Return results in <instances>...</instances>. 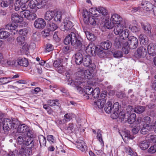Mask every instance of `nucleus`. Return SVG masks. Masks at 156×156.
I'll return each mask as SVG.
<instances>
[{
    "label": "nucleus",
    "mask_w": 156,
    "mask_h": 156,
    "mask_svg": "<svg viewBox=\"0 0 156 156\" xmlns=\"http://www.w3.org/2000/svg\"><path fill=\"white\" fill-rule=\"evenodd\" d=\"M83 41L82 39L79 37L77 32L73 30L66 37L64 42L66 45L71 43L72 45H76L77 48H80L82 46Z\"/></svg>",
    "instance_id": "nucleus-1"
},
{
    "label": "nucleus",
    "mask_w": 156,
    "mask_h": 156,
    "mask_svg": "<svg viewBox=\"0 0 156 156\" xmlns=\"http://www.w3.org/2000/svg\"><path fill=\"white\" fill-rule=\"evenodd\" d=\"M34 142L32 138H29L26 142L25 145L23 144L20 149L19 153L21 156H29L32 154L31 148L34 146Z\"/></svg>",
    "instance_id": "nucleus-2"
},
{
    "label": "nucleus",
    "mask_w": 156,
    "mask_h": 156,
    "mask_svg": "<svg viewBox=\"0 0 156 156\" xmlns=\"http://www.w3.org/2000/svg\"><path fill=\"white\" fill-rule=\"evenodd\" d=\"M119 104L118 102L115 103L112 106L111 102L108 101L105 105L104 110L107 113L109 114L111 112L113 109L112 116L113 119H116L119 116Z\"/></svg>",
    "instance_id": "nucleus-3"
},
{
    "label": "nucleus",
    "mask_w": 156,
    "mask_h": 156,
    "mask_svg": "<svg viewBox=\"0 0 156 156\" xmlns=\"http://www.w3.org/2000/svg\"><path fill=\"white\" fill-rule=\"evenodd\" d=\"M19 123V121L15 119L11 120L9 119H4L2 122L3 129L5 131H9L12 129H16Z\"/></svg>",
    "instance_id": "nucleus-4"
},
{
    "label": "nucleus",
    "mask_w": 156,
    "mask_h": 156,
    "mask_svg": "<svg viewBox=\"0 0 156 156\" xmlns=\"http://www.w3.org/2000/svg\"><path fill=\"white\" fill-rule=\"evenodd\" d=\"M118 117L121 122H127L129 124H131L135 121L136 115L135 113H133L129 117L126 115L124 111H122L119 113Z\"/></svg>",
    "instance_id": "nucleus-5"
},
{
    "label": "nucleus",
    "mask_w": 156,
    "mask_h": 156,
    "mask_svg": "<svg viewBox=\"0 0 156 156\" xmlns=\"http://www.w3.org/2000/svg\"><path fill=\"white\" fill-rule=\"evenodd\" d=\"M138 42L137 39L133 36H129L128 38V41L127 42H125L124 44L125 47L123 48L124 51L126 48H129L131 49L136 48L138 46Z\"/></svg>",
    "instance_id": "nucleus-6"
},
{
    "label": "nucleus",
    "mask_w": 156,
    "mask_h": 156,
    "mask_svg": "<svg viewBox=\"0 0 156 156\" xmlns=\"http://www.w3.org/2000/svg\"><path fill=\"white\" fill-rule=\"evenodd\" d=\"M85 80L83 77H78L74 82L75 89L80 92L83 90V87L85 85Z\"/></svg>",
    "instance_id": "nucleus-7"
},
{
    "label": "nucleus",
    "mask_w": 156,
    "mask_h": 156,
    "mask_svg": "<svg viewBox=\"0 0 156 156\" xmlns=\"http://www.w3.org/2000/svg\"><path fill=\"white\" fill-rule=\"evenodd\" d=\"M20 15L23 20V18H25L30 20H33L37 17L36 14L35 13L30 14V11L26 9L21 11L20 12Z\"/></svg>",
    "instance_id": "nucleus-8"
},
{
    "label": "nucleus",
    "mask_w": 156,
    "mask_h": 156,
    "mask_svg": "<svg viewBox=\"0 0 156 156\" xmlns=\"http://www.w3.org/2000/svg\"><path fill=\"white\" fill-rule=\"evenodd\" d=\"M110 19L111 21L115 25L120 24L122 25V23H125L122 17L117 14L114 13L112 14Z\"/></svg>",
    "instance_id": "nucleus-9"
},
{
    "label": "nucleus",
    "mask_w": 156,
    "mask_h": 156,
    "mask_svg": "<svg viewBox=\"0 0 156 156\" xmlns=\"http://www.w3.org/2000/svg\"><path fill=\"white\" fill-rule=\"evenodd\" d=\"M141 27L144 30V33L147 36H151V25L148 23L143 22L140 23Z\"/></svg>",
    "instance_id": "nucleus-10"
},
{
    "label": "nucleus",
    "mask_w": 156,
    "mask_h": 156,
    "mask_svg": "<svg viewBox=\"0 0 156 156\" xmlns=\"http://www.w3.org/2000/svg\"><path fill=\"white\" fill-rule=\"evenodd\" d=\"M34 27L38 29L44 28L46 25V22L44 20L41 18L36 20L34 22Z\"/></svg>",
    "instance_id": "nucleus-11"
},
{
    "label": "nucleus",
    "mask_w": 156,
    "mask_h": 156,
    "mask_svg": "<svg viewBox=\"0 0 156 156\" xmlns=\"http://www.w3.org/2000/svg\"><path fill=\"white\" fill-rule=\"evenodd\" d=\"M18 26L17 24L14 23L9 24L5 26V28L6 29L10 30L12 32L11 33L12 35H15L17 34L18 31Z\"/></svg>",
    "instance_id": "nucleus-12"
},
{
    "label": "nucleus",
    "mask_w": 156,
    "mask_h": 156,
    "mask_svg": "<svg viewBox=\"0 0 156 156\" xmlns=\"http://www.w3.org/2000/svg\"><path fill=\"white\" fill-rule=\"evenodd\" d=\"M147 52L150 55L154 56L156 55V44L151 43L147 46Z\"/></svg>",
    "instance_id": "nucleus-13"
},
{
    "label": "nucleus",
    "mask_w": 156,
    "mask_h": 156,
    "mask_svg": "<svg viewBox=\"0 0 156 156\" xmlns=\"http://www.w3.org/2000/svg\"><path fill=\"white\" fill-rule=\"evenodd\" d=\"M147 52V49L145 48L140 47L137 49L135 56L138 58H143L145 56Z\"/></svg>",
    "instance_id": "nucleus-14"
},
{
    "label": "nucleus",
    "mask_w": 156,
    "mask_h": 156,
    "mask_svg": "<svg viewBox=\"0 0 156 156\" xmlns=\"http://www.w3.org/2000/svg\"><path fill=\"white\" fill-rule=\"evenodd\" d=\"M73 26V23L69 20H65L62 26V30L65 31H67L70 30Z\"/></svg>",
    "instance_id": "nucleus-15"
},
{
    "label": "nucleus",
    "mask_w": 156,
    "mask_h": 156,
    "mask_svg": "<svg viewBox=\"0 0 156 156\" xmlns=\"http://www.w3.org/2000/svg\"><path fill=\"white\" fill-rule=\"evenodd\" d=\"M125 23H122V24H119L115 25L114 30V34L116 35H119L121 34V32L124 29Z\"/></svg>",
    "instance_id": "nucleus-16"
},
{
    "label": "nucleus",
    "mask_w": 156,
    "mask_h": 156,
    "mask_svg": "<svg viewBox=\"0 0 156 156\" xmlns=\"http://www.w3.org/2000/svg\"><path fill=\"white\" fill-rule=\"evenodd\" d=\"M16 67L19 65L27 67L28 64V60L25 58H19L17 60H16Z\"/></svg>",
    "instance_id": "nucleus-17"
},
{
    "label": "nucleus",
    "mask_w": 156,
    "mask_h": 156,
    "mask_svg": "<svg viewBox=\"0 0 156 156\" xmlns=\"http://www.w3.org/2000/svg\"><path fill=\"white\" fill-rule=\"evenodd\" d=\"M2 64L3 66L16 67V60L10 61L5 59L2 62Z\"/></svg>",
    "instance_id": "nucleus-18"
},
{
    "label": "nucleus",
    "mask_w": 156,
    "mask_h": 156,
    "mask_svg": "<svg viewBox=\"0 0 156 156\" xmlns=\"http://www.w3.org/2000/svg\"><path fill=\"white\" fill-rule=\"evenodd\" d=\"M29 127L27 125L24 124L20 125H18V126L16 130L19 133H25L29 130Z\"/></svg>",
    "instance_id": "nucleus-19"
},
{
    "label": "nucleus",
    "mask_w": 156,
    "mask_h": 156,
    "mask_svg": "<svg viewBox=\"0 0 156 156\" xmlns=\"http://www.w3.org/2000/svg\"><path fill=\"white\" fill-rule=\"evenodd\" d=\"M125 41H122V40L120 39L119 37H116L114 41V45L117 48L121 47L122 45L124 47V44Z\"/></svg>",
    "instance_id": "nucleus-20"
},
{
    "label": "nucleus",
    "mask_w": 156,
    "mask_h": 156,
    "mask_svg": "<svg viewBox=\"0 0 156 156\" xmlns=\"http://www.w3.org/2000/svg\"><path fill=\"white\" fill-rule=\"evenodd\" d=\"M77 147L82 152H85L87 149V146L82 140H80L76 142Z\"/></svg>",
    "instance_id": "nucleus-21"
},
{
    "label": "nucleus",
    "mask_w": 156,
    "mask_h": 156,
    "mask_svg": "<svg viewBox=\"0 0 156 156\" xmlns=\"http://www.w3.org/2000/svg\"><path fill=\"white\" fill-rule=\"evenodd\" d=\"M95 49V46L93 44H90L86 49V52L89 55H93L94 53V50Z\"/></svg>",
    "instance_id": "nucleus-22"
},
{
    "label": "nucleus",
    "mask_w": 156,
    "mask_h": 156,
    "mask_svg": "<svg viewBox=\"0 0 156 156\" xmlns=\"http://www.w3.org/2000/svg\"><path fill=\"white\" fill-rule=\"evenodd\" d=\"M141 4L142 7L141 8H143L144 10L147 11H150L153 8L152 4L149 2H146Z\"/></svg>",
    "instance_id": "nucleus-23"
},
{
    "label": "nucleus",
    "mask_w": 156,
    "mask_h": 156,
    "mask_svg": "<svg viewBox=\"0 0 156 156\" xmlns=\"http://www.w3.org/2000/svg\"><path fill=\"white\" fill-rule=\"evenodd\" d=\"M92 62L91 57L90 56L85 55L83 57L82 63L85 66L88 67Z\"/></svg>",
    "instance_id": "nucleus-24"
},
{
    "label": "nucleus",
    "mask_w": 156,
    "mask_h": 156,
    "mask_svg": "<svg viewBox=\"0 0 156 156\" xmlns=\"http://www.w3.org/2000/svg\"><path fill=\"white\" fill-rule=\"evenodd\" d=\"M105 102V99H99L97 101H94V105L95 106H97L100 109H101L103 108Z\"/></svg>",
    "instance_id": "nucleus-25"
},
{
    "label": "nucleus",
    "mask_w": 156,
    "mask_h": 156,
    "mask_svg": "<svg viewBox=\"0 0 156 156\" xmlns=\"http://www.w3.org/2000/svg\"><path fill=\"white\" fill-rule=\"evenodd\" d=\"M109 17H108L105 18V24L104 25V27L105 28H107L108 29H111L113 28L115 26L114 24L113 23H111V21L109 20Z\"/></svg>",
    "instance_id": "nucleus-26"
},
{
    "label": "nucleus",
    "mask_w": 156,
    "mask_h": 156,
    "mask_svg": "<svg viewBox=\"0 0 156 156\" xmlns=\"http://www.w3.org/2000/svg\"><path fill=\"white\" fill-rule=\"evenodd\" d=\"M75 62L77 65H80L82 63L83 57L82 54L80 53H77L75 55Z\"/></svg>",
    "instance_id": "nucleus-27"
},
{
    "label": "nucleus",
    "mask_w": 156,
    "mask_h": 156,
    "mask_svg": "<svg viewBox=\"0 0 156 156\" xmlns=\"http://www.w3.org/2000/svg\"><path fill=\"white\" fill-rule=\"evenodd\" d=\"M98 13H99L100 16L101 14L106 16V18L109 17L107 10L103 7H100L98 8Z\"/></svg>",
    "instance_id": "nucleus-28"
},
{
    "label": "nucleus",
    "mask_w": 156,
    "mask_h": 156,
    "mask_svg": "<svg viewBox=\"0 0 156 156\" xmlns=\"http://www.w3.org/2000/svg\"><path fill=\"white\" fill-rule=\"evenodd\" d=\"M149 146V142L148 140H145L140 143L139 146L142 150H144L147 149Z\"/></svg>",
    "instance_id": "nucleus-29"
},
{
    "label": "nucleus",
    "mask_w": 156,
    "mask_h": 156,
    "mask_svg": "<svg viewBox=\"0 0 156 156\" xmlns=\"http://www.w3.org/2000/svg\"><path fill=\"white\" fill-rule=\"evenodd\" d=\"M101 46L103 49L107 50L111 47L112 43L110 41L107 40L101 43Z\"/></svg>",
    "instance_id": "nucleus-30"
},
{
    "label": "nucleus",
    "mask_w": 156,
    "mask_h": 156,
    "mask_svg": "<svg viewBox=\"0 0 156 156\" xmlns=\"http://www.w3.org/2000/svg\"><path fill=\"white\" fill-rule=\"evenodd\" d=\"M129 34V31L128 29H123L122 31L121 32V34L119 35V37L125 41V39L128 37Z\"/></svg>",
    "instance_id": "nucleus-31"
},
{
    "label": "nucleus",
    "mask_w": 156,
    "mask_h": 156,
    "mask_svg": "<svg viewBox=\"0 0 156 156\" xmlns=\"http://www.w3.org/2000/svg\"><path fill=\"white\" fill-rule=\"evenodd\" d=\"M103 49L101 47H96L95 46V49L94 50V53H95L99 57H102L104 56L105 55Z\"/></svg>",
    "instance_id": "nucleus-32"
},
{
    "label": "nucleus",
    "mask_w": 156,
    "mask_h": 156,
    "mask_svg": "<svg viewBox=\"0 0 156 156\" xmlns=\"http://www.w3.org/2000/svg\"><path fill=\"white\" fill-rule=\"evenodd\" d=\"M55 12L53 11H47L44 16V18L46 20H50L54 17Z\"/></svg>",
    "instance_id": "nucleus-33"
},
{
    "label": "nucleus",
    "mask_w": 156,
    "mask_h": 156,
    "mask_svg": "<svg viewBox=\"0 0 156 156\" xmlns=\"http://www.w3.org/2000/svg\"><path fill=\"white\" fill-rule=\"evenodd\" d=\"M11 19L12 21L16 23H19L23 20L22 18L17 13H13L12 15Z\"/></svg>",
    "instance_id": "nucleus-34"
},
{
    "label": "nucleus",
    "mask_w": 156,
    "mask_h": 156,
    "mask_svg": "<svg viewBox=\"0 0 156 156\" xmlns=\"http://www.w3.org/2000/svg\"><path fill=\"white\" fill-rule=\"evenodd\" d=\"M145 109L146 108L145 107L138 105L135 107L134 111L136 113L141 114L143 112Z\"/></svg>",
    "instance_id": "nucleus-35"
},
{
    "label": "nucleus",
    "mask_w": 156,
    "mask_h": 156,
    "mask_svg": "<svg viewBox=\"0 0 156 156\" xmlns=\"http://www.w3.org/2000/svg\"><path fill=\"white\" fill-rule=\"evenodd\" d=\"M47 0H41L37 1V8L38 9L44 8L47 4Z\"/></svg>",
    "instance_id": "nucleus-36"
},
{
    "label": "nucleus",
    "mask_w": 156,
    "mask_h": 156,
    "mask_svg": "<svg viewBox=\"0 0 156 156\" xmlns=\"http://www.w3.org/2000/svg\"><path fill=\"white\" fill-rule=\"evenodd\" d=\"M13 1V0H2L0 2V5L2 7H6L12 4Z\"/></svg>",
    "instance_id": "nucleus-37"
},
{
    "label": "nucleus",
    "mask_w": 156,
    "mask_h": 156,
    "mask_svg": "<svg viewBox=\"0 0 156 156\" xmlns=\"http://www.w3.org/2000/svg\"><path fill=\"white\" fill-rule=\"evenodd\" d=\"M54 20H55L57 22H60L62 20V12L60 11H57L55 13Z\"/></svg>",
    "instance_id": "nucleus-38"
},
{
    "label": "nucleus",
    "mask_w": 156,
    "mask_h": 156,
    "mask_svg": "<svg viewBox=\"0 0 156 156\" xmlns=\"http://www.w3.org/2000/svg\"><path fill=\"white\" fill-rule=\"evenodd\" d=\"M98 8H92L89 9L90 13L91 14L92 17H98L100 16L99 13H98Z\"/></svg>",
    "instance_id": "nucleus-39"
},
{
    "label": "nucleus",
    "mask_w": 156,
    "mask_h": 156,
    "mask_svg": "<svg viewBox=\"0 0 156 156\" xmlns=\"http://www.w3.org/2000/svg\"><path fill=\"white\" fill-rule=\"evenodd\" d=\"M85 34L87 39L90 41H94L96 39V36L93 34L87 32Z\"/></svg>",
    "instance_id": "nucleus-40"
},
{
    "label": "nucleus",
    "mask_w": 156,
    "mask_h": 156,
    "mask_svg": "<svg viewBox=\"0 0 156 156\" xmlns=\"http://www.w3.org/2000/svg\"><path fill=\"white\" fill-rule=\"evenodd\" d=\"M100 93V91L99 88L98 87H97L93 90L91 95L94 98L97 99L98 98Z\"/></svg>",
    "instance_id": "nucleus-41"
},
{
    "label": "nucleus",
    "mask_w": 156,
    "mask_h": 156,
    "mask_svg": "<svg viewBox=\"0 0 156 156\" xmlns=\"http://www.w3.org/2000/svg\"><path fill=\"white\" fill-rule=\"evenodd\" d=\"M38 139L41 146H45L46 143L45 137L42 135H40L39 136Z\"/></svg>",
    "instance_id": "nucleus-42"
},
{
    "label": "nucleus",
    "mask_w": 156,
    "mask_h": 156,
    "mask_svg": "<svg viewBox=\"0 0 156 156\" xmlns=\"http://www.w3.org/2000/svg\"><path fill=\"white\" fill-rule=\"evenodd\" d=\"M37 4V0H31L29 3V6L31 9H35V11H36Z\"/></svg>",
    "instance_id": "nucleus-43"
},
{
    "label": "nucleus",
    "mask_w": 156,
    "mask_h": 156,
    "mask_svg": "<svg viewBox=\"0 0 156 156\" xmlns=\"http://www.w3.org/2000/svg\"><path fill=\"white\" fill-rule=\"evenodd\" d=\"M10 35V33L6 31H0V38L5 39Z\"/></svg>",
    "instance_id": "nucleus-44"
},
{
    "label": "nucleus",
    "mask_w": 156,
    "mask_h": 156,
    "mask_svg": "<svg viewBox=\"0 0 156 156\" xmlns=\"http://www.w3.org/2000/svg\"><path fill=\"white\" fill-rule=\"evenodd\" d=\"M58 100H49L48 101V104L50 106L52 107L55 105H58L59 103Z\"/></svg>",
    "instance_id": "nucleus-45"
},
{
    "label": "nucleus",
    "mask_w": 156,
    "mask_h": 156,
    "mask_svg": "<svg viewBox=\"0 0 156 156\" xmlns=\"http://www.w3.org/2000/svg\"><path fill=\"white\" fill-rule=\"evenodd\" d=\"M97 138L101 143V144L103 146L104 142L102 137L101 131L100 129H98L97 132Z\"/></svg>",
    "instance_id": "nucleus-46"
},
{
    "label": "nucleus",
    "mask_w": 156,
    "mask_h": 156,
    "mask_svg": "<svg viewBox=\"0 0 156 156\" xmlns=\"http://www.w3.org/2000/svg\"><path fill=\"white\" fill-rule=\"evenodd\" d=\"M125 149L129 154L132 156H136L137 155L136 152L133 151L130 147H125Z\"/></svg>",
    "instance_id": "nucleus-47"
},
{
    "label": "nucleus",
    "mask_w": 156,
    "mask_h": 156,
    "mask_svg": "<svg viewBox=\"0 0 156 156\" xmlns=\"http://www.w3.org/2000/svg\"><path fill=\"white\" fill-rule=\"evenodd\" d=\"M85 22L87 23L88 22L93 25H95L96 24V21L95 19L93 18L92 17H88L87 19L84 21Z\"/></svg>",
    "instance_id": "nucleus-48"
},
{
    "label": "nucleus",
    "mask_w": 156,
    "mask_h": 156,
    "mask_svg": "<svg viewBox=\"0 0 156 156\" xmlns=\"http://www.w3.org/2000/svg\"><path fill=\"white\" fill-rule=\"evenodd\" d=\"M10 77H2L0 78V85L5 84L10 82L11 81L8 80Z\"/></svg>",
    "instance_id": "nucleus-49"
},
{
    "label": "nucleus",
    "mask_w": 156,
    "mask_h": 156,
    "mask_svg": "<svg viewBox=\"0 0 156 156\" xmlns=\"http://www.w3.org/2000/svg\"><path fill=\"white\" fill-rule=\"evenodd\" d=\"M123 136L125 138H127V139H133L134 137L130 134V132L128 130H126L124 133Z\"/></svg>",
    "instance_id": "nucleus-50"
},
{
    "label": "nucleus",
    "mask_w": 156,
    "mask_h": 156,
    "mask_svg": "<svg viewBox=\"0 0 156 156\" xmlns=\"http://www.w3.org/2000/svg\"><path fill=\"white\" fill-rule=\"evenodd\" d=\"M148 140L156 143V135L149 134L147 136Z\"/></svg>",
    "instance_id": "nucleus-51"
},
{
    "label": "nucleus",
    "mask_w": 156,
    "mask_h": 156,
    "mask_svg": "<svg viewBox=\"0 0 156 156\" xmlns=\"http://www.w3.org/2000/svg\"><path fill=\"white\" fill-rule=\"evenodd\" d=\"M93 89L90 87L87 86L86 87L84 90L86 94L87 95H91L93 91Z\"/></svg>",
    "instance_id": "nucleus-52"
},
{
    "label": "nucleus",
    "mask_w": 156,
    "mask_h": 156,
    "mask_svg": "<svg viewBox=\"0 0 156 156\" xmlns=\"http://www.w3.org/2000/svg\"><path fill=\"white\" fill-rule=\"evenodd\" d=\"M113 56L116 58H121L122 57L123 54L121 51H116L112 53Z\"/></svg>",
    "instance_id": "nucleus-53"
},
{
    "label": "nucleus",
    "mask_w": 156,
    "mask_h": 156,
    "mask_svg": "<svg viewBox=\"0 0 156 156\" xmlns=\"http://www.w3.org/2000/svg\"><path fill=\"white\" fill-rule=\"evenodd\" d=\"M129 28L133 32H138L140 30V27L136 26H133L130 25L129 26Z\"/></svg>",
    "instance_id": "nucleus-54"
},
{
    "label": "nucleus",
    "mask_w": 156,
    "mask_h": 156,
    "mask_svg": "<svg viewBox=\"0 0 156 156\" xmlns=\"http://www.w3.org/2000/svg\"><path fill=\"white\" fill-rule=\"evenodd\" d=\"M40 34L38 32L34 33L32 36V39L35 41H37L40 40Z\"/></svg>",
    "instance_id": "nucleus-55"
},
{
    "label": "nucleus",
    "mask_w": 156,
    "mask_h": 156,
    "mask_svg": "<svg viewBox=\"0 0 156 156\" xmlns=\"http://www.w3.org/2000/svg\"><path fill=\"white\" fill-rule=\"evenodd\" d=\"M83 76L85 79H90L92 77V74L88 70H85Z\"/></svg>",
    "instance_id": "nucleus-56"
},
{
    "label": "nucleus",
    "mask_w": 156,
    "mask_h": 156,
    "mask_svg": "<svg viewBox=\"0 0 156 156\" xmlns=\"http://www.w3.org/2000/svg\"><path fill=\"white\" fill-rule=\"evenodd\" d=\"M85 69L83 68H80L78 69L76 73V75L79 76H83Z\"/></svg>",
    "instance_id": "nucleus-57"
},
{
    "label": "nucleus",
    "mask_w": 156,
    "mask_h": 156,
    "mask_svg": "<svg viewBox=\"0 0 156 156\" xmlns=\"http://www.w3.org/2000/svg\"><path fill=\"white\" fill-rule=\"evenodd\" d=\"M17 42L20 44H23L25 43V37L24 36H19L16 39Z\"/></svg>",
    "instance_id": "nucleus-58"
},
{
    "label": "nucleus",
    "mask_w": 156,
    "mask_h": 156,
    "mask_svg": "<svg viewBox=\"0 0 156 156\" xmlns=\"http://www.w3.org/2000/svg\"><path fill=\"white\" fill-rule=\"evenodd\" d=\"M57 28V25L53 23H51L49 24V26L48 30L50 31H54Z\"/></svg>",
    "instance_id": "nucleus-59"
},
{
    "label": "nucleus",
    "mask_w": 156,
    "mask_h": 156,
    "mask_svg": "<svg viewBox=\"0 0 156 156\" xmlns=\"http://www.w3.org/2000/svg\"><path fill=\"white\" fill-rule=\"evenodd\" d=\"M19 3H20V9L22 10L26 9H27V6L26 5V3L23 2V0H20V1H19Z\"/></svg>",
    "instance_id": "nucleus-60"
},
{
    "label": "nucleus",
    "mask_w": 156,
    "mask_h": 156,
    "mask_svg": "<svg viewBox=\"0 0 156 156\" xmlns=\"http://www.w3.org/2000/svg\"><path fill=\"white\" fill-rule=\"evenodd\" d=\"M148 152L150 153H154L156 152V145L151 146L148 149Z\"/></svg>",
    "instance_id": "nucleus-61"
},
{
    "label": "nucleus",
    "mask_w": 156,
    "mask_h": 156,
    "mask_svg": "<svg viewBox=\"0 0 156 156\" xmlns=\"http://www.w3.org/2000/svg\"><path fill=\"white\" fill-rule=\"evenodd\" d=\"M56 70L58 73L62 74L65 72V69L64 67L61 65H60L57 67Z\"/></svg>",
    "instance_id": "nucleus-62"
},
{
    "label": "nucleus",
    "mask_w": 156,
    "mask_h": 156,
    "mask_svg": "<svg viewBox=\"0 0 156 156\" xmlns=\"http://www.w3.org/2000/svg\"><path fill=\"white\" fill-rule=\"evenodd\" d=\"M48 140L51 144H53L55 142V140L52 135H49L47 136Z\"/></svg>",
    "instance_id": "nucleus-63"
},
{
    "label": "nucleus",
    "mask_w": 156,
    "mask_h": 156,
    "mask_svg": "<svg viewBox=\"0 0 156 156\" xmlns=\"http://www.w3.org/2000/svg\"><path fill=\"white\" fill-rule=\"evenodd\" d=\"M19 34L21 35L20 36H24L27 34V31L26 29H23L19 30L18 32Z\"/></svg>",
    "instance_id": "nucleus-64"
}]
</instances>
